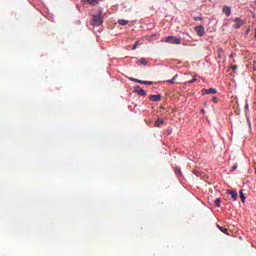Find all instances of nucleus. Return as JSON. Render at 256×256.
Instances as JSON below:
<instances>
[{
	"mask_svg": "<svg viewBox=\"0 0 256 256\" xmlns=\"http://www.w3.org/2000/svg\"><path fill=\"white\" fill-rule=\"evenodd\" d=\"M183 35H186L187 37L189 36V34H187V33H183Z\"/></svg>",
	"mask_w": 256,
	"mask_h": 256,
	"instance_id": "c85d7f7f",
	"label": "nucleus"
},
{
	"mask_svg": "<svg viewBox=\"0 0 256 256\" xmlns=\"http://www.w3.org/2000/svg\"><path fill=\"white\" fill-rule=\"evenodd\" d=\"M195 31H196L198 37H203V35H205V27H203V26H196Z\"/></svg>",
	"mask_w": 256,
	"mask_h": 256,
	"instance_id": "39448f33",
	"label": "nucleus"
},
{
	"mask_svg": "<svg viewBox=\"0 0 256 256\" xmlns=\"http://www.w3.org/2000/svg\"><path fill=\"white\" fill-rule=\"evenodd\" d=\"M194 21H203V17L201 16L194 17Z\"/></svg>",
	"mask_w": 256,
	"mask_h": 256,
	"instance_id": "5701e85b",
	"label": "nucleus"
},
{
	"mask_svg": "<svg viewBox=\"0 0 256 256\" xmlns=\"http://www.w3.org/2000/svg\"><path fill=\"white\" fill-rule=\"evenodd\" d=\"M212 101L213 103H219V98H217V96H213Z\"/></svg>",
	"mask_w": 256,
	"mask_h": 256,
	"instance_id": "4be33fe9",
	"label": "nucleus"
},
{
	"mask_svg": "<svg viewBox=\"0 0 256 256\" xmlns=\"http://www.w3.org/2000/svg\"><path fill=\"white\" fill-rule=\"evenodd\" d=\"M195 81H197V78H193L192 80L187 81L186 85H191V84L195 83Z\"/></svg>",
	"mask_w": 256,
	"mask_h": 256,
	"instance_id": "aec40b11",
	"label": "nucleus"
},
{
	"mask_svg": "<svg viewBox=\"0 0 256 256\" xmlns=\"http://www.w3.org/2000/svg\"><path fill=\"white\" fill-rule=\"evenodd\" d=\"M253 69H256V60L253 61Z\"/></svg>",
	"mask_w": 256,
	"mask_h": 256,
	"instance_id": "393cba45",
	"label": "nucleus"
},
{
	"mask_svg": "<svg viewBox=\"0 0 256 256\" xmlns=\"http://www.w3.org/2000/svg\"><path fill=\"white\" fill-rule=\"evenodd\" d=\"M165 124V120L163 118H158V120L155 121L154 127H161Z\"/></svg>",
	"mask_w": 256,
	"mask_h": 256,
	"instance_id": "6e6552de",
	"label": "nucleus"
},
{
	"mask_svg": "<svg viewBox=\"0 0 256 256\" xmlns=\"http://www.w3.org/2000/svg\"><path fill=\"white\" fill-rule=\"evenodd\" d=\"M90 24L93 27H99L100 25H103V13L98 12L96 14H92Z\"/></svg>",
	"mask_w": 256,
	"mask_h": 256,
	"instance_id": "f257e3e1",
	"label": "nucleus"
},
{
	"mask_svg": "<svg viewBox=\"0 0 256 256\" xmlns=\"http://www.w3.org/2000/svg\"><path fill=\"white\" fill-rule=\"evenodd\" d=\"M217 93V89L209 88V89H202V95H215Z\"/></svg>",
	"mask_w": 256,
	"mask_h": 256,
	"instance_id": "20e7f679",
	"label": "nucleus"
},
{
	"mask_svg": "<svg viewBox=\"0 0 256 256\" xmlns=\"http://www.w3.org/2000/svg\"><path fill=\"white\" fill-rule=\"evenodd\" d=\"M232 70H233V71L237 70V65H233V66H232Z\"/></svg>",
	"mask_w": 256,
	"mask_h": 256,
	"instance_id": "a878e982",
	"label": "nucleus"
},
{
	"mask_svg": "<svg viewBox=\"0 0 256 256\" xmlns=\"http://www.w3.org/2000/svg\"><path fill=\"white\" fill-rule=\"evenodd\" d=\"M149 99H150V101H153L154 103H157V101H161V94L150 95Z\"/></svg>",
	"mask_w": 256,
	"mask_h": 256,
	"instance_id": "0eeeda50",
	"label": "nucleus"
},
{
	"mask_svg": "<svg viewBox=\"0 0 256 256\" xmlns=\"http://www.w3.org/2000/svg\"><path fill=\"white\" fill-rule=\"evenodd\" d=\"M237 169V165L232 167V171H235Z\"/></svg>",
	"mask_w": 256,
	"mask_h": 256,
	"instance_id": "cd10ccee",
	"label": "nucleus"
},
{
	"mask_svg": "<svg viewBox=\"0 0 256 256\" xmlns=\"http://www.w3.org/2000/svg\"><path fill=\"white\" fill-rule=\"evenodd\" d=\"M137 63H140V65H147V63H149V61H147L146 58H141Z\"/></svg>",
	"mask_w": 256,
	"mask_h": 256,
	"instance_id": "4468645a",
	"label": "nucleus"
},
{
	"mask_svg": "<svg viewBox=\"0 0 256 256\" xmlns=\"http://www.w3.org/2000/svg\"><path fill=\"white\" fill-rule=\"evenodd\" d=\"M175 173L176 175H178V177H183V173L181 172V169H176Z\"/></svg>",
	"mask_w": 256,
	"mask_h": 256,
	"instance_id": "a211bd4d",
	"label": "nucleus"
},
{
	"mask_svg": "<svg viewBox=\"0 0 256 256\" xmlns=\"http://www.w3.org/2000/svg\"><path fill=\"white\" fill-rule=\"evenodd\" d=\"M136 93H138V95H140L141 97H146L147 96V92H145L142 88H140L139 86L137 87V89L135 90Z\"/></svg>",
	"mask_w": 256,
	"mask_h": 256,
	"instance_id": "1a4fd4ad",
	"label": "nucleus"
},
{
	"mask_svg": "<svg viewBox=\"0 0 256 256\" xmlns=\"http://www.w3.org/2000/svg\"><path fill=\"white\" fill-rule=\"evenodd\" d=\"M216 207H221V198H217L215 201H214Z\"/></svg>",
	"mask_w": 256,
	"mask_h": 256,
	"instance_id": "dca6fc26",
	"label": "nucleus"
},
{
	"mask_svg": "<svg viewBox=\"0 0 256 256\" xmlns=\"http://www.w3.org/2000/svg\"><path fill=\"white\" fill-rule=\"evenodd\" d=\"M193 173H194V175H196L197 177H199V172L194 171Z\"/></svg>",
	"mask_w": 256,
	"mask_h": 256,
	"instance_id": "bb28decb",
	"label": "nucleus"
},
{
	"mask_svg": "<svg viewBox=\"0 0 256 256\" xmlns=\"http://www.w3.org/2000/svg\"><path fill=\"white\" fill-rule=\"evenodd\" d=\"M84 3H90V5H97V0H82Z\"/></svg>",
	"mask_w": 256,
	"mask_h": 256,
	"instance_id": "ddd939ff",
	"label": "nucleus"
},
{
	"mask_svg": "<svg viewBox=\"0 0 256 256\" xmlns=\"http://www.w3.org/2000/svg\"><path fill=\"white\" fill-rule=\"evenodd\" d=\"M233 23H235L233 25V29H241V27H243V25H245V20L241 19V18H234Z\"/></svg>",
	"mask_w": 256,
	"mask_h": 256,
	"instance_id": "7ed1b4c3",
	"label": "nucleus"
},
{
	"mask_svg": "<svg viewBox=\"0 0 256 256\" xmlns=\"http://www.w3.org/2000/svg\"><path fill=\"white\" fill-rule=\"evenodd\" d=\"M218 229H219V231H221L225 235H229V231L227 230V228H223L220 225H218Z\"/></svg>",
	"mask_w": 256,
	"mask_h": 256,
	"instance_id": "9b49d317",
	"label": "nucleus"
},
{
	"mask_svg": "<svg viewBox=\"0 0 256 256\" xmlns=\"http://www.w3.org/2000/svg\"><path fill=\"white\" fill-rule=\"evenodd\" d=\"M130 81H134V83H140V85H141L143 80H139L137 78H130Z\"/></svg>",
	"mask_w": 256,
	"mask_h": 256,
	"instance_id": "6ab92c4d",
	"label": "nucleus"
},
{
	"mask_svg": "<svg viewBox=\"0 0 256 256\" xmlns=\"http://www.w3.org/2000/svg\"><path fill=\"white\" fill-rule=\"evenodd\" d=\"M165 43H171L172 45H181V39L175 36H167L165 39Z\"/></svg>",
	"mask_w": 256,
	"mask_h": 256,
	"instance_id": "f03ea898",
	"label": "nucleus"
},
{
	"mask_svg": "<svg viewBox=\"0 0 256 256\" xmlns=\"http://www.w3.org/2000/svg\"><path fill=\"white\" fill-rule=\"evenodd\" d=\"M141 85H153L152 81H144L142 80Z\"/></svg>",
	"mask_w": 256,
	"mask_h": 256,
	"instance_id": "f3484780",
	"label": "nucleus"
},
{
	"mask_svg": "<svg viewBox=\"0 0 256 256\" xmlns=\"http://www.w3.org/2000/svg\"><path fill=\"white\" fill-rule=\"evenodd\" d=\"M240 199L242 203H245V194L243 193V190L240 191Z\"/></svg>",
	"mask_w": 256,
	"mask_h": 256,
	"instance_id": "2eb2a0df",
	"label": "nucleus"
},
{
	"mask_svg": "<svg viewBox=\"0 0 256 256\" xmlns=\"http://www.w3.org/2000/svg\"><path fill=\"white\" fill-rule=\"evenodd\" d=\"M175 79H177V76H174L171 80H168V83L173 85V83H175Z\"/></svg>",
	"mask_w": 256,
	"mask_h": 256,
	"instance_id": "412c9836",
	"label": "nucleus"
},
{
	"mask_svg": "<svg viewBox=\"0 0 256 256\" xmlns=\"http://www.w3.org/2000/svg\"><path fill=\"white\" fill-rule=\"evenodd\" d=\"M222 13H224L226 17H231V7L224 6L222 8Z\"/></svg>",
	"mask_w": 256,
	"mask_h": 256,
	"instance_id": "423d86ee",
	"label": "nucleus"
},
{
	"mask_svg": "<svg viewBox=\"0 0 256 256\" xmlns=\"http://www.w3.org/2000/svg\"><path fill=\"white\" fill-rule=\"evenodd\" d=\"M118 24L122 25V26L129 25V21L128 20L120 19V20H118Z\"/></svg>",
	"mask_w": 256,
	"mask_h": 256,
	"instance_id": "f8f14e48",
	"label": "nucleus"
},
{
	"mask_svg": "<svg viewBox=\"0 0 256 256\" xmlns=\"http://www.w3.org/2000/svg\"><path fill=\"white\" fill-rule=\"evenodd\" d=\"M139 45V42H135V44L132 47V50L135 51V49H137V46Z\"/></svg>",
	"mask_w": 256,
	"mask_h": 256,
	"instance_id": "b1692460",
	"label": "nucleus"
},
{
	"mask_svg": "<svg viewBox=\"0 0 256 256\" xmlns=\"http://www.w3.org/2000/svg\"><path fill=\"white\" fill-rule=\"evenodd\" d=\"M228 195H231L233 201H237V197H239L237 191H228Z\"/></svg>",
	"mask_w": 256,
	"mask_h": 256,
	"instance_id": "9d476101",
	"label": "nucleus"
}]
</instances>
